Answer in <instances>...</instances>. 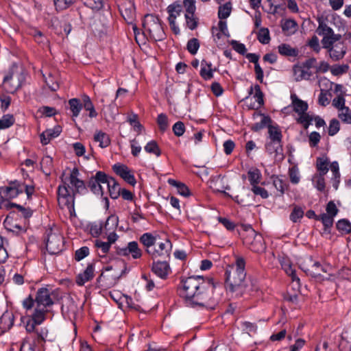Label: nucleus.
Instances as JSON below:
<instances>
[{
  "label": "nucleus",
  "instance_id": "nucleus-24",
  "mask_svg": "<svg viewBox=\"0 0 351 351\" xmlns=\"http://www.w3.org/2000/svg\"><path fill=\"white\" fill-rule=\"evenodd\" d=\"M14 324V315L10 313H5L0 317V328L2 332L9 330Z\"/></svg>",
  "mask_w": 351,
  "mask_h": 351
},
{
  "label": "nucleus",
  "instance_id": "nucleus-52",
  "mask_svg": "<svg viewBox=\"0 0 351 351\" xmlns=\"http://www.w3.org/2000/svg\"><path fill=\"white\" fill-rule=\"evenodd\" d=\"M324 176L322 174L315 175L313 178V182L315 183V186L317 190L322 191L325 189V182Z\"/></svg>",
  "mask_w": 351,
  "mask_h": 351
},
{
  "label": "nucleus",
  "instance_id": "nucleus-39",
  "mask_svg": "<svg viewBox=\"0 0 351 351\" xmlns=\"http://www.w3.org/2000/svg\"><path fill=\"white\" fill-rule=\"evenodd\" d=\"M231 3H226L222 6H219L218 11V16L221 19H225L228 18L231 12Z\"/></svg>",
  "mask_w": 351,
  "mask_h": 351
},
{
  "label": "nucleus",
  "instance_id": "nucleus-37",
  "mask_svg": "<svg viewBox=\"0 0 351 351\" xmlns=\"http://www.w3.org/2000/svg\"><path fill=\"white\" fill-rule=\"evenodd\" d=\"M282 267L289 276H291L293 281H296L299 283L300 279L295 276V269L289 261L282 263Z\"/></svg>",
  "mask_w": 351,
  "mask_h": 351
},
{
  "label": "nucleus",
  "instance_id": "nucleus-9",
  "mask_svg": "<svg viewBox=\"0 0 351 351\" xmlns=\"http://www.w3.org/2000/svg\"><path fill=\"white\" fill-rule=\"evenodd\" d=\"M246 230L248 231V237L245 238V242L247 245H250L251 250L255 252H263L265 246L262 236L256 234L250 226Z\"/></svg>",
  "mask_w": 351,
  "mask_h": 351
},
{
  "label": "nucleus",
  "instance_id": "nucleus-40",
  "mask_svg": "<svg viewBox=\"0 0 351 351\" xmlns=\"http://www.w3.org/2000/svg\"><path fill=\"white\" fill-rule=\"evenodd\" d=\"M258 40L262 44H267L270 41L269 32L267 28L262 27L258 33Z\"/></svg>",
  "mask_w": 351,
  "mask_h": 351
},
{
  "label": "nucleus",
  "instance_id": "nucleus-47",
  "mask_svg": "<svg viewBox=\"0 0 351 351\" xmlns=\"http://www.w3.org/2000/svg\"><path fill=\"white\" fill-rule=\"evenodd\" d=\"M337 228L343 233H349L351 231V224L346 219H341L337 223Z\"/></svg>",
  "mask_w": 351,
  "mask_h": 351
},
{
  "label": "nucleus",
  "instance_id": "nucleus-61",
  "mask_svg": "<svg viewBox=\"0 0 351 351\" xmlns=\"http://www.w3.org/2000/svg\"><path fill=\"white\" fill-rule=\"evenodd\" d=\"M349 69V66L347 64L336 65L334 66L331 69V73L334 75H339L346 73Z\"/></svg>",
  "mask_w": 351,
  "mask_h": 351
},
{
  "label": "nucleus",
  "instance_id": "nucleus-46",
  "mask_svg": "<svg viewBox=\"0 0 351 351\" xmlns=\"http://www.w3.org/2000/svg\"><path fill=\"white\" fill-rule=\"evenodd\" d=\"M199 47V43L197 38H191L187 43V50L192 54L195 55L197 53Z\"/></svg>",
  "mask_w": 351,
  "mask_h": 351
},
{
  "label": "nucleus",
  "instance_id": "nucleus-50",
  "mask_svg": "<svg viewBox=\"0 0 351 351\" xmlns=\"http://www.w3.org/2000/svg\"><path fill=\"white\" fill-rule=\"evenodd\" d=\"M69 182L71 185L75 188L76 192L80 193L85 190L84 182L80 180L78 178L73 177V179H69Z\"/></svg>",
  "mask_w": 351,
  "mask_h": 351
},
{
  "label": "nucleus",
  "instance_id": "nucleus-38",
  "mask_svg": "<svg viewBox=\"0 0 351 351\" xmlns=\"http://www.w3.org/2000/svg\"><path fill=\"white\" fill-rule=\"evenodd\" d=\"M14 123L13 115L7 114L2 117L0 119V130L5 129L12 126Z\"/></svg>",
  "mask_w": 351,
  "mask_h": 351
},
{
  "label": "nucleus",
  "instance_id": "nucleus-2",
  "mask_svg": "<svg viewBox=\"0 0 351 351\" xmlns=\"http://www.w3.org/2000/svg\"><path fill=\"white\" fill-rule=\"evenodd\" d=\"M316 33L323 36L321 41L323 48L328 50L333 61H338L344 57L347 48L345 43L340 41L342 37L341 34H335L332 29L323 21H319Z\"/></svg>",
  "mask_w": 351,
  "mask_h": 351
},
{
  "label": "nucleus",
  "instance_id": "nucleus-51",
  "mask_svg": "<svg viewBox=\"0 0 351 351\" xmlns=\"http://www.w3.org/2000/svg\"><path fill=\"white\" fill-rule=\"evenodd\" d=\"M95 245L97 248L101 250L102 254H101L99 252L98 253L100 256H104L105 254L109 251L110 247L109 243L104 242L99 240L95 241Z\"/></svg>",
  "mask_w": 351,
  "mask_h": 351
},
{
  "label": "nucleus",
  "instance_id": "nucleus-5",
  "mask_svg": "<svg viewBox=\"0 0 351 351\" xmlns=\"http://www.w3.org/2000/svg\"><path fill=\"white\" fill-rule=\"evenodd\" d=\"M24 80L23 71L17 66H13L8 74L3 77V87L7 92L14 93L21 87Z\"/></svg>",
  "mask_w": 351,
  "mask_h": 351
},
{
  "label": "nucleus",
  "instance_id": "nucleus-45",
  "mask_svg": "<svg viewBox=\"0 0 351 351\" xmlns=\"http://www.w3.org/2000/svg\"><path fill=\"white\" fill-rule=\"evenodd\" d=\"M304 216V210L299 206H294L291 215L290 219L294 222H298Z\"/></svg>",
  "mask_w": 351,
  "mask_h": 351
},
{
  "label": "nucleus",
  "instance_id": "nucleus-27",
  "mask_svg": "<svg viewBox=\"0 0 351 351\" xmlns=\"http://www.w3.org/2000/svg\"><path fill=\"white\" fill-rule=\"evenodd\" d=\"M201 66L200 75L202 77L206 80L211 79L213 77V70L211 68L212 63L203 60L201 62Z\"/></svg>",
  "mask_w": 351,
  "mask_h": 351
},
{
  "label": "nucleus",
  "instance_id": "nucleus-23",
  "mask_svg": "<svg viewBox=\"0 0 351 351\" xmlns=\"http://www.w3.org/2000/svg\"><path fill=\"white\" fill-rule=\"evenodd\" d=\"M169 14L168 21L173 23L176 21V18L180 16L182 11V5L177 2L169 5L167 8Z\"/></svg>",
  "mask_w": 351,
  "mask_h": 351
},
{
  "label": "nucleus",
  "instance_id": "nucleus-12",
  "mask_svg": "<svg viewBox=\"0 0 351 351\" xmlns=\"http://www.w3.org/2000/svg\"><path fill=\"white\" fill-rule=\"evenodd\" d=\"M117 254L123 256H127L131 254L132 258L134 259L139 258L142 256V251L138 247V245L136 241L129 242L128 245L125 247H117Z\"/></svg>",
  "mask_w": 351,
  "mask_h": 351
},
{
  "label": "nucleus",
  "instance_id": "nucleus-30",
  "mask_svg": "<svg viewBox=\"0 0 351 351\" xmlns=\"http://www.w3.org/2000/svg\"><path fill=\"white\" fill-rule=\"evenodd\" d=\"M269 141L282 143L281 131L277 125H269L268 126Z\"/></svg>",
  "mask_w": 351,
  "mask_h": 351
},
{
  "label": "nucleus",
  "instance_id": "nucleus-8",
  "mask_svg": "<svg viewBox=\"0 0 351 351\" xmlns=\"http://www.w3.org/2000/svg\"><path fill=\"white\" fill-rule=\"evenodd\" d=\"M64 247L63 237L59 232L51 231L48 234L46 248L50 254H58L61 252Z\"/></svg>",
  "mask_w": 351,
  "mask_h": 351
},
{
  "label": "nucleus",
  "instance_id": "nucleus-15",
  "mask_svg": "<svg viewBox=\"0 0 351 351\" xmlns=\"http://www.w3.org/2000/svg\"><path fill=\"white\" fill-rule=\"evenodd\" d=\"M106 184V190L109 193V195L111 198L117 199L121 195V188L118 184V182L115 180L114 178L112 177H108L106 176V181H105V184Z\"/></svg>",
  "mask_w": 351,
  "mask_h": 351
},
{
  "label": "nucleus",
  "instance_id": "nucleus-36",
  "mask_svg": "<svg viewBox=\"0 0 351 351\" xmlns=\"http://www.w3.org/2000/svg\"><path fill=\"white\" fill-rule=\"evenodd\" d=\"M47 311L45 308H36L32 315L33 322L36 324H40L45 320V315Z\"/></svg>",
  "mask_w": 351,
  "mask_h": 351
},
{
  "label": "nucleus",
  "instance_id": "nucleus-3",
  "mask_svg": "<svg viewBox=\"0 0 351 351\" xmlns=\"http://www.w3.org/2000/svg\"><path fill=\"white\" fill-rule=\"evenodd\" d=\"M245 265L244 259L239 257L236 260V268L231 267V270L226 271V289L231 292H237V295H241L247 287Z\"/></svg>",
  "mask_w": 351,
  "mask_h": 351
},
{
  "label": "nucleus",
  "instance_id": "nucleus-25",
  "mask_svg": "<svg viewBox=\"0 0 351 351\" xmlns=\"http://www.w3.org/2000/svg\"><path fill=\"white\" fill-rule=\"evenodd\" d=\"M291 99L293 110L296 113L299 114L306 112L308 109V104L306 101L299 99L295 94H292L291 95Z\"/></svg>",
  "mask_w": 351,
  "mask_h": 351
},
{
  "label": "nucleus",
  "instance_id": "nucleus-6",
  "mask_svg": "<svg viewBox=\"0 0 351 351\" xmlns=\"http://www.w3.org/2000/svg\"><path fill=\"white\" fill-rule=\"evenodd\" d=\"M124 273L125 269L119 274L112 266H107L97 278V282L102 287L110 288L117 284Z\"/></svg>",
  "mask_w": 351,
  "mask_h": 351
},
{
  "label": "nucleus",
  "instance_id": "nucleus-26",
  "mask_svg": "<svg viewBox=\"0 0 351 351\" xmlns=\"http://www.w3.org/2000/svg\"><path fill=\"white\" fill-rule=\"evenodd\" d=\"M305 272L314 278L322 276L323 273H326V267L322 266L319 262H315L313 265L305 270Z\"/></svg>",
  "mask_w": 351,
  "mask_h": 351
},
{
  "label": "nucleus",
  "instance_id": "nucleus-13",
  "mask_svg": "<svg viewBox=\"0 0 351 351\" xmlns=\"http://www.w3.org/2000/svg\"><path fill=\"white\" fill-rule=\"evenodd\" d=\"M112 169L118 176L130 185L134 186L136 184V179L126 165L117 163L113 165Z\"/></svg>",
  "mask_w": 351,
  "mask_h": 351
},
{
  "label": "nucleus",
  "instance_id": "nucleus-33",
  "mask_svg": "<svg viewBox=\"0 0 351 351\" xmlns=\"http://www.w3.org/2000/svg\"><path fill=\"white\" fill-rule=\"evenodd\" d=\"M94 140L99 143V147L104 148L110 145V140L108 135L101 131L98 132L94 136Z\"/></svg>",
  "mask_w": 351,
  "mask_h": 351
},
{
  "label": "nucleus",
  "instance_id": "nucleus-64",
  "mask_svg": "<svg viewBox=\"0 0 351 351\" xmlns=\"http://www.w3.org/2000/svg\"><path fill=\"white\" fill-rule=\"evenodd\" d=\"M230 44L232 46L233 49L239 53L241 55H244L245 53L246 48L243 44L240 43L237 40H232Z\"/></svg>",
  "mask_w": 351,
  "mask_h": 351
},
{
  "label": "nucleus",
  "instance_id": "nucleus-1",
  "mask_svg": "<svg viewBox=\"0 0 351 351\" xmlns=\"http://www.w3.org/2000/svg\"><path fill=\"white\" fill-rule=\"evenodd\" d=\"M182 282L181 294L185 298L189 306L213 308L215 289L213 282H205L200 276H191Z\"/></svg>",
  "mask_w": 351,
  "mask_h": 351
},
{
  "label": "nucleus",
  "instance_id": "nucleus-14",
  "mask_svg": "<svg viewBox=\"0 0 351 351\" xmlns=\"http://www.w3.org/2000/svg\"><path fill=\"white\" fill-rule=\"evenodd\" d=\"M119 12L128 23H132L135 17V8L131 2L121 4L119 6Z\"/></svg>",
  "mask_w": 351,
  "mask_h": 351
},
{
  "label": "nucleus",
  "instance_id": "nucleus-10",
  "mask_svg": "<svg viewBox=\"0 0 351 351\" xmlns=\"http://www.w3.org/2000/svg\"><path fill=\"white\" fill-rule=\"evenodd\" d=\"M172 244L168 239H165L163 241H158L157 244L154 245L152 250L154 252L148 253L153 260L158 258H165L169 256Z\"/></svg>",
  "mask_w": 351,
  "mask_h": 351
},
{
  "label": "nucleus",
  "instance_id": "nucleus-19",
  "mask_svg": "<svg viewBox=\"0 0 351 351\" xmlns=\"http://www.w3.org/2000/svg\"><path fill=\"white\" fill-rule=\"evenodd\" d=\"M94 264H88L84 272L80 274L76 278V282L78 285L82 286L86 282L90 280L94 276Z\"/></svg>",
  "mask_w": 351,
  "mask_h": 351
},
{
  "label": "nucleus",
  "instance_id": "nucleus-21",
  "mask_svg": "<svg viewBox=\"0 0 351 351\" xmlns=\"http://www.w3.org/2000/svg\"><path fill=\"white\" fill-rule=\"evenodd\" d=\"M265 149L269 154H274L276 158L280 156L282 158L281 142L268 141L265 144Z\"/></svg>",
  "mask_w": 351,
  "mask_h": 351
},
{
  "label": "nucleus",
  "instance_id": "nucleus-17",
  "mask_svg": "<svg viewBox=\"0 0 351 351\" xmlns=\"http://www.w3.org/2000/svg\"><path fill=\"white\" fill-rule=\"evenodd\" d=\"M140 241L145 248V252L148 253L154 252L152 248L157 244L158 238L153 236L151 233H145L140 237Z\"/></svg>",
  "mask_w": 351,
  "mask_h": 351
},
{
  "label": "nucleus",
  "instance_id": "nucleus-41",
  "mask_svg": "<svg viewBox=\"0 0 351 351\" xmlns=\"http://www.w3.org/2000/svg\"><path fill=\"white\" fill-rule=\"evenodd\" d=\"M339 117L344 123H351V110L348 107L341 108L339 110Z\"/></svg>",
  "mask_w": 351,
  "mask_h": 351
},
{
  "label": "nucleus",
  "instance_id": "nucleus-29",
  "mask_svg": "<svg viewBox=\"0 0 351 351\" xmlns=\"http://www.w3.org/2000/svg\"><path fill=\"white\" fill-rule=\"evenodd\" d=\"M278 52L285 56L296 57L298 54V49L291 47L288 44H281L278 46Z\"/></svg>",
  "mask_w": 351,
  "mask_h": 351
},
{
  "label": "nucleus",
  "instance_id": "nucleus-4",
  "mask_svg": "<svg viewBox=\"0 0 351 351\" xmlns=\"http://www.w3.org/2000/svg\"><path fill=\"white\" fill-rule=\"evenodd\" d=\"M143 27V34L149 35L153 40L157 41L165 38V34L158 17L152 14L145 15Z\"/></svg>",
  "mask_w": 351,
  "mask_h": 351
},
{
  "label": "nucleus",
  "instance_id": "nucleus-32",
  "mask_svg": "<svg viewBox=\"0 0 351 351\" xmlns=\"http://www.w3.org/2000/svg\"><path fill=\"white\" fill-rule=\"evenodd\" d=\"M69 108L72 112L73 117H77L82 108V104L78 99H71L68 101Z\"/></svg>",
  "mask_w": 351,
  "mask_h": 351
},
{
  "label": "nucleus",
  "instance_id": "nucleus-58",
  "mask_svg": "<svg viewBox=\"0 0 351 351\" xmlns=\"http://www.w3.org/2000/svg\"><path fill=\"white\" fill-rule=\"evenodd\" d=\"M340 129V124L337 119H333L330 121L328 128V134L330 136H334L336 134Z\"/></svg>",
  "mask_w": 351,
  "mask_h": 351
},
{
  "label": "nucleus",
  "instance_id": "nucleus-43",
  "mask_svg": "<svg viewBox=\"0 0 351 351\" xmlns=\"http://www.w3.org/2000/svg\"><path fill=\"white\" fill-rule=\"evenodd\" d=\"M328 161L327 158H318L317 160V168L320 171L319 174L325 175L328 171Z\"/></svg>",
  "mask_w": 351,
  "mask_h": 351
},
{
  "label": "nucleus",
  "instance_id": "nucleus-49",
  "mask_svg": "<svg viewBox=\"0 0 351 351\" xmlns=\"http://www.w3.org/2000/svg\"><path fill=\"white\" fill-rule=\"evenodd\" d=\"M332 216L328 215L326 213H323L321 215L319 216V218H317V220L322 221V223L324 224L325 229L330 228L334 222Z\"/></svg>",
  "mask_w": 351,
  "mask_h": 351
},
{
  "label": "nucleus",
  "instance_id": "nucleus-60",
  "mask_svg": "<svg viewBox=\"0 0 351 351\" xmlns=\"http://www.w3.org/2000/svg\"><path fill=\"white\" fill-rule=\"evenodd\" d=\"M172 130L176 136H181L185 132L184 124L182 121H178L173 125Z\"/></svg>",
  "mask_w": 351,
  "mask_h": 351
},
{
  "label": "nucleus",
  "instance_id": "nucleus-44",
  "mask_svg": "<svg viewBox=\"0 0 351 351\" xmlns=\"http://www.w3.org/2000/svg\"><path fill=\"white\" fill-rule=\"evenodd\" d=\"M145 150L147 153L154 154L156 156H159L161 154L160 150L156 141H152L149 142L145 147Z\"/></svg>",
  "mask_w": 351,
  "mask_h": 351
},
{
  "label": "nucleus",
  "instance_id": "nucleus-63",
  "mask_svg": "<svg viewBox=\"0 0 351 351\" xmlns=\"http://www.w3.org/2000/svg\"><path fill=\"white\" fill-rule=\"evenodd\" d=\"M252 191L255 195H260L264 199L269 196L267 191L264 188L257 186V184L252 186Z\"/></svg>",
  "mask_w": 351,
  "mask_h": 351
},
{
  "label": "nucleus",
  "instance_id": "nucleus-16",
  "mask_svg": "<svg viewBox=\"0 0 351 351\" xmlns=\"http://www.w3.org/2000/svg\"><path fill=\"white\" fill-rule=\"evenodd\" d=\"M152 270L156 276L165 279L170 271V267L167 261H157L153 263Z\"/></svg>",
  "mask_w": 351,
  "mask_h": 351
},
{
  "label": "nucleus",
  "instance_id": "nucleus-42",
  "mask_svg": "<svg viewBox=\"0 0 351 351\" xmlns=\"http://www.w3.org/2000/svg\"><path fill=\"white\" fill-rule=\"evenodd\" d=\"M53 164V159L51 157L47 156L43 158V159L40 161V165L41 168L43 170V172L45 174H49L50 173V169L52 167Z\"/></svg>",
  "mask_w": 351,
  "mask_h": 351
},
{
  "label": "nucleus",
  "instance_id": "nucleus-55",
  "mask_svg": "<svg viewBox=\"0 0 351 351\" xmlns=\"http://www.w3.org/2000/svg\"><path fill=\"white\" fill-rule=\"evenodd\" d=\"M53 1L56 10H63L73 3L75 0H53Z\"/></svg>",
  "mask_w": 351,
  "mask_h": 351
},
{
  "label": "nucleus",
  "instance_id": "nucleus-11",
  "mask_svg": "<svg viewBox=\"0 0 351 351\" xmlns=\"http://www.w3.org/2000/svg\"><path fill=\"white\" fill-rule=\"evenodd\" d=\"M106 181V174L102 171L97 172L95 177L92 178L88 182L90 190L97 195H104V186Z\"/></svg>",
  "mask_w": 351,
  "mask_h": 351
},
{
  "label": "nucleus",
  "instance_id": "nucleus-7",
  "mask_svg": "<svg viewBox=\"0 0 351 351\" xmlns=\"http://www.w3.org/2000/svg\"><path fill=\"white\" fill-rule=\"evenodd\" d=\"M56 294L53 291L46 287L39 289L36 295L35 302L38 308H47L54 303Z\"/></svg>",
  "mask_w": 351,
  "mask_h": 351
},
{
  "label": "nucleus",
  "instance_id": "nucleus-59",
  "mask_svg": "<svg viewBox=\"0 0 351 351\" xmlns=\"http://www.w3.org/2000/svg\"><path fill=\"white\" fill-rule=\"evenodd\" d=\"M84 4L93 9V10H99L103 7L104 0H84Z\"/></svg>",
  "mask_w": 351,
  "mask_h": 351
},
{
  "label": "nucleus",
  "instance_id": "nucleus-34",
  "mask_svg": "<svg viewBox=\"0 0 351 351\" xmlns=\"http://www.w3.org/2000/svg\"><path fill=\"white\" fill-rule=\"evenodd\" d=\"M119 218L117 216L112 215L109 216L104 226V229L106 232L114 231L118 226Z\"/></svg>",
  "mask_w": 351,
  "mask_h": 351
},
{
  "label": "nucleus",
  "instance_id": "nucleus-28",
  "mask_svg": "<svg viewBox=\"0 0 351 351\" xmlns=\"http://www.w3.org/2000/svg\"><path fill=\"white\" fill-rule=\"evenodd\" d=\"M282 31L286 35L293 34L297 30V23L293 19H287L282 23Z\"/></svg>",
  "mask_w": 351,
  "mask_h": 351
},
{
  "label": "nucleus",
  "instance_id": "nucleus-57",
  "mask_svg": "<svg viewBox=\"0 0 351 351\" xmlns=\"http://www.w3.org/2000/svg\"><path fill=\"white\" fill-rule=\"evenodd\" d=\"M157 123L159 125L160 130L162 132H165L167 130V128H168L167 117L163 113L160 114L158 116Z\"/></svg>",
  "mask_w": 351,
  "mask_h": 351
},
{
  "label": "nucleus",
  "instance_id": "nucleus-35",
  "mask_svg": "<svg viewBox=\"0 0 351 351\" xmlns=\"http://www.w3.org/2000/svg\"><path fill=\"white\" fill-rule=\"evenodd\" d=\"M248 179L252 186L258 184L261 178V174L258 169L250 170L247 172Z\"/></svg>",
  "mask_w": 351,
  "mask_h": 351
},
{
  "label": "nucleus",
  "instance_id": "nucleus-53",
  "mask_svg": "<svg viewBox=\"0 0 351 351\" xmlns=\"http://www.w3.org/2000/svg\"><path fill=\"white\" fill-rule=\"evenodd\" d=\"M273 184L277 191L283 194L286 189V184L283 182L282 180L278 176H272Z\"/></svg>",
  "mask_w": 351,
  "mask_h": 351
},
{
  "label": "nucleus",
  "instance_id": "nucleus-22",
  "mask_svg": "<svg viewBox=\"0 0 351 351\" xmlns=\"http://www.w3.org/2000/svg\"><path fill=\"white\" fill-rule=\"evenodd\" d=\"M293 75L296 81H301L303 80H308L312 76V73L305 67L302 66H293Z\"/></svg>",
  "mask_w": 351,
  "mask_h": 351
},
{
  "label": "nucleus",
  "instance_id": "nucleus-18",
  "mask_svg": "<svg viewBox=\"0 0 351 351\" xmlns=\"http://www.w3.org/2000/svg\"><path fill=\"white\" fill-rule=\"evenodd\" d=\"M23 192V184H19L15 181L10 184V186H7L3 191L4 196L7 198H14L19 194Z\"/></svg>",
  "mask_w": 351,
  "mask_h": 351
},
{
  "label": "nucleus",
  "instance_id": "nucleus-54",
  "mask_svg": "<svg viewBox=\"0 0 351 351\" xmlns=\"http://www.w3.org/2000/svg\"><path fill=\"white\" fill-rule=\"evenodd\" d=\"M9 207L16 208L21 213V214L25 219H28L32 215V211L31 209L24 208L23 206H22L19 204H16L15 203H11V204H10Z\"/></svg>",
  "mask_w": 351,
  "mask_h": 351
},
{
  "label": "nucleus",
  "instance_id": "nucleus-20",
  "mask_svg": "<svg viewBox=\"0 0 351 351\" xmlns=\"http://www.w3.org/2000/svg\"><path fill=\"white\" fill-rule=\"evenodd\" d=\"M62 132V128L60 125L55 126L53 129L46 130L40 134V141L43 145L48 144L51 139L57 137Z\"/></svg>",
  "mask_w": 351,
  "mask_h": 351
},
{
  "label": "nucleus",
  "instance_id": "nucleus-56",
  "mask_svg": "<svg viewBox=\"0 0 351 351\" xmlns=\"http://www.w3.org/2000/svg\"><path fill=\"white\" fill-rule=\"evenodd\" d=\"M89 254V248L86 246L82 247L77 250L75 253V259L80 261Z\"/></svg>",
  "mask_w": 351,
  "mask_h": 351
},
{
  "label": "nucleus",
  "instance_id": "nucleus-48",
  "mask_svg": "<svg viewBox=\"0 0 351 351\" xmlns=\"http://www.w3.org/2000/svg\"><path fill=\"white\" fill-rule=\"evenodd\" d=\"M299 115L298 122L302 123L306 129L313 120V116L310 115L308 113H306V112L299 114Z\"/></svg>",
  "mask_w": 351,
  "mask_h": 351
},
{
  "label": "nucleus",
  "instance_id": "nucleus-31",
  "mask_svg": "<svg viewBox=\"0 0 351 351\" xmlns=\"http://www.w3.org/2000/svg\"><path fill=\"white\" fill-rule=\"evenodd\" d=\"M184 16L187 27L191 30H193L197 27L199 19L195 15V12H186Z\"/></svg>",
  "mask_w": 351,
  "mask_h": 351
},
{
  "label": "nucleus",
  "instance_id": "nucleus-62",
  "mask_svg": "<svg viewBox=\"0 0 351 351\" xmlns=\"http://www.w3.org/2000/svg\"><path fill=\"white\" fill-rule=\"evenodd\" d=\"M70 193L69 192L68 188L66 186H60L58 187V202L59 204H61L62 202L64 201V199L69 195Z\"/></svg>",
  "mask_w": 351,
  "mask_h": 351
}]
</instances>
